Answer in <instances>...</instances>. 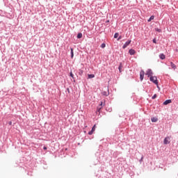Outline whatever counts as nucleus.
<instances>
[{
	"mask_svg": "<svg viewBox=\"0 0 178 178\" xmlns=\"http://www.w3.org/2000/svg\"><path fill=\"white\" fill-rule=\"evenodd\" d=\"M150 81H152V83H154V84L158 85V79H157L156 76H151Z\"/></svg>",
	"mask_w": 178,
	"mask_h": 178,
	"instance_id": "1",
	"label": "nucleus"
},
{
	"mask_svg": "<svg viewBox=\"0 0 178 178\" xmlns=\"http://www.w3.org/2000/svg\"><path fill=\"white\" fill-rule=\"evenodd\" d=\"M105 106V104H104V102H100V104H99V106L97 108V112H100L101 109H102L103 106Z\"/></svg>",
	"mask_w": 178,
	"mask_h": 178,
	"instance_id": "2",
	"label": "nucleus"
},
{
	"mask_svg": "<svg viewBox=\"0 0 178 178\" xmlns=\"http://www.w3.org/2000/svg\"><path fill=\"white\" fill-rule=\"evenodd\" d=\"M130 44H131V40H128L122 46V49H126V48H127V47H129V45H130Z\"/></svg>",
	"mask_w": 178,
	"mask_h": 178,
	"instance_id": "3",
	"label": "nucleus"
},
{
	"mask_svg": "<svg viewBox=\"0 0 178 178\" xmlns=\"http://www.w3.org/2000/svg\"><path fill=\"white\" fill-rule=\"evenodd\" d=\"M145 74V72H144V70H141L140 72V81H143V80H144V74Z\"/></svg>",
	"mask_w": 178,
	"mask_h": 178,
	"instance_id": "4",
	"label": "nucleus"
},
{
	"mask_svg": "<svg viewBox=\"0 0 178 178\" xmlns=\"http://www.w3.org/2000/svg\"><path fill=\"white\" fill-rule=\"evenodd\" d=\"M146 74L147 75V77H149V76H152V74H153L152 70L148 69L147 72H146Z\"/></svg>",
	"mask_w": 178,
	"mask_h": 178,
	"instance_id": "5",
	"label": "nucleus"
},
{
	"mask_svg": "<svg viewBox=\"0 0 178 178\" xmlns=\"http://www.w3.org/2000/svg\"><path fill=\"white\" fill-rule=\"evenodd\" d=\"M170 142L169 141V137H166L164 138L163 140V144L165 145H168V144H170Z\"/></svg>",
	"mask_w": 178,
	"mask_h": 178,
	"instance_id": "6",
	"label": "nucleus"
},
{
	"mask_svg": "<svg viewBox=\"0 0 178 178\" xmlns=\"http://www.w3.org/2000/svg\"><path fill=\"white\" fill-rule=\"evenodd\" d=\"M95 125H94L92 127V129H91V131H90L89 132H88V134H89V136H91L92 134V133H94L95 131Z\"/></svg>",
	"mask_w": 178,
	"mask_h": 178,
	"instance_id": "7",
	"label": "nucleus"
},
{
	"mask_svg": "<svg viewBox=\"0 0 178 178\" xmlns=\"http://www.w3.org/2000/svg\"><path fill=\"white\" fill-rule=\"evenodd\" d=\"M168 104H172V99H167L163 103V105H168Z\"/></svg>",
	"mask_w": 178,
	"mask_h": 178,
	"instance_id": "8",
	"label": "nucleus"
},
{
	"mask_svg": "<svg viewBox=\"0 0 178 178\" xmlns=\"http://www.w3.org/2000/svg\"><path fill=\"white\" fill-rule=\"evenodd\" d=\"M129 55H134V54H136V50H134L133 49H130L129 50Z\"/></svg>",
	"mask_w": 178,
	"mask_h": 178,
	"instance_id": "9",
	"label": "nucleus"
},
{
	"mask_svg": "<svg viewBox=\"0 0 178 178\" xmlns=\"http://www.w3.org/2000/svg\"><path fill=\"white\" fill-rule=\"evenodd\" d=\"M170 66L172 67V69H173L174 70H176V65H175V63H173V62H170Z\"/></svg>",
	"mask_w": 178,
	"mask_h": 178,
	"instance_id": "10",
	"label": "nucleus"
},
{
	"mask_svg": "<svg viewBox=\"0 0 178 178\" xmlns=\"http://www.w3.org/2000/svg\"><path fill=\"white\" fill-rule=\"evenodd\" d=\"M159 58H160V59L163 60V59H165L166 56H165V54H161L159 55Z\"/></svg>",
	"mask_w": 178,
	"mask_h": 178,
	"instance_id": "11",
	"label": "nucleus"
},
{
	"mask_svg": "<svg viewBox=\"0 0 178 178\" xmlns=\"http://www.w3.org/2000/svg\"><path fill=\"white\" fill-rule=\"evenodd\" d=\"M102 94V95H104V97H108V95H109V92L104 91Z\"/></svg>",
	"mask_w": 178,
	"mask_h": 178,
	"instance_id": "12",
	"label": "nucleus"
},
{
	"mask_svg": "<svg viewBox=\"0 0 178 178\" xmlns=\"http://www.w3.org/2000/svg\"><path fill=\"white\" fill-rule=\"evenodd\" d=\"M158 120V118L153 117L151 118V121L152 122V123H156V122Z\"/></svg>",
	"mask_w": 178,
	"mask_h": 178,
	"instance_id": "13",
	"label": "nucleus"
},
{
	"mask_svg": "<svg viewBox=\"0 0 178 178\" xmlns=\"http://www.w3.org/2000/svg\"><path fill=\"white\" fill-rule=\"evenodd\" d=\"M88 79H94V77H95V75L94 74H88Z\"/></svg>",
	"mask_w": 178,
	"mask_h": 178,
	"instance_id": "14",
	"label": "nucleus"
},
{
	"mask_svg": "<svg viewBox=\"0 0 178 178\" xmlns=\"http://www.w3.org/2000/svg\"><path fill=\"white\" fill-rule=\"evenodd\" d=\"M83 38V33H79L77 34V38L80 39V38Z\"/></svg>",
	"mask_w": 178,
	"mask_h": 178,
	"instance_id": "15",
	"label": "nucleus"
},
{
	"mask_svg": "<svg viewBox=\"0 0 178 178\" xmlns=\"http://www.w3.org/2000/svg\"><path fill=\"white\" fill-rule=\"evenodd\" d=\"M155 19V16L152 15L149 19L147 20L148 22H151V20H154Z\"/></svg>",
	"mask_w": 178,
	"mask_h": 178,
	"instance_id": "16",
	"label": "nucleus"
},
{
	"mask_svg": "<svg viewBox=\"0 0 178 178\" xmlns=\"http://www.w3.org/2000/svg\"><path fill=\"white\" fill-rule=\"evenodd\" d=\"M71 50V58L73 59V56H74V54L73 53V48H70Z\"/></svg>",
	"mask_w": 178,
	"mask_h": 178,
	"instance_id": "17",
	"label": "nucleus"
},
{
	"mask_svg": "<svg viewBox=\"0 0 178 178\" xmlns=\"http://www.w3.org/2000/svg\"><path fill=\"white\" fill-rule=\"evenodd\" d=\"M155 31H157V33H162V29L159 28H155Z\"/></svg>",
	"mask_w": 178,
	"mask_h": 178,
	"instance_id": "18",
	"label": "nucleus"
},
{
	"mask_svg": "<svg viewBox=\"0 0 178 178\" xmlns=\"http://www.w3.org/2000/svg\"><path fill=\"white\" fill-rule=\"evenodd\" d=\"M118 70H119V72L120 73H122V63L120 64L119 67H118Z\"/></svg>",
	"mask_w": 178,
	"mask_h": 178,
	"instance_id": "19",
	"label": "nucleus"
},
{
	"mask_svg": "<svg viewBox=\"0 0 178 178\" xmlns=\"http://www.w3.org/2000/svg\"><path fill=\"white\" fill-rule=\"evenodd\" d=\"M118 37H119V33H115L114 34V38H118Z\"/></svg>",
	"mask_w": 178,
	"mask_h": 178,
	"instance_id": "20",
	"label": "nucleus"
},
{
	"mask_svg": "<svg viewBox=\"0 0 178 178\" xmlns=\"http://www.w3.org/2000/svg\"><path fill=\"white\" fill-rule=\"evenodd\" d=\"M70 77H72V79H74V75L73 74V73H72V72L70 73Z\"/></svg>",
	"mask_w": 178,
	"mask_h": 178,
	"instance_id": "21",
	"label": "nucleus"
},
{
	"mask_svg": "<svg viewBox=\"0 0 178 178\" xmlns=\"http://www.w3.org/2000/svg\"><path fill=\"white\" fill-rule=\"evenodd\" d=\"M106 47V44L105 43H102L101 45V48H105Z\"/></svg>",
	"mask_w": 178,
	"mask_h": 178,
	"instance_id": "22",
	"label": "nucleus"
},
{
	"mask_svg": "<svg viewBox=\"0 0 178 178\" xmlns=\"http://www.w3.org/2000/svg\"><path fill=\"white\" fill-rule=\"evenodd\" d=\"M155 98H156V94H154V95L152 97V99H155Z\"/></svg>",
	"mask_w": 178,
	"mask_h": 178,
	"instance_id": "23",
	"label": "nucleus"
},
{
	"mask_svg": "<svg viewBox=\"0 0 178 178\" xmlns=\"http://www.w3.org/2000/svg\"><path fill=\"white\" fill-rule=\"evenodd\" d=\"M153 42H154V44H156V38L153 39Z\"/></svg>",
	"mask_w": 178,
	"mask_h": 178,
	"instance_id": "24",
	"label": "nucleus"
},
{
	"mask_svg": "<svg viewBox=\"0 0 178 178\" xmlns=\"http://www.w3.org/2000/svg\"><path fill=\"white\" fill-rule=\"evenodd\" d=\"M117 40L118 41H119L120 40H122V36H119Z\"/></svg>",
	"mask_w": 178,
	"mask_h": 178,
	"instance_id": "25",
	"label": "nucleus"
},
{
	"mask_svg": "<svg viewBox=\"0 0 178 178\" xmlns=\"http://www.w3.org/2000/svg\"><path fill=\"white\" fill-rule=\"evenodd\" d=\"M8 124H9L10 126H12V121L8 122Z\"/></svg>",
	"mask_w": 178,
	"mask_h": 178,
	"instance_id": "26",
	"label": "nucleus"
},
{
	"mask_svg": "<svg viewBox=\"0 0 178 178\" xmlns=\"http://www.w3.org/2000/svg\"><path fill=\"white\" fill-rule=\"evenodd\" d=\"M108 112H112V108H108Z\"/></svg>",
	"mask_w": 178,
	"mask_h": 178,
	"instance_id": "27",
	"label": "nucleus"
},
{
	"mask_svg": "<svg viewBox=\"0 0 178 178\" xmlns=\"http://www.w3.org/2000/svg\"><path fill=\"white\" fill-rule=\"evenodd\" d=\"M83 70H81V72H79V74H82Z\"/></svg>",
	"mask_w": 178,
	"mask_h": 178,
	"instance_id": "28",
	"label": "nucleus"
},
{
	"mask_svg": "<svg viewBox=\"0 0 178 178\" xmlns=\"http://www.w3.org/2000/svg\"><path fill=\"white\" fill-rule=\"evenodd\" d=\"M143 157H142V158L140 159V162H141V161H143Z\"/></svg>",
	"mask_w": 178,
	"mask_h": 178,
	"instance_id": "29",
	"label": "nucleus"
},
{
	"mask_svg": "<svg viewBox=\"0 0 178 178\" xmlns=\"http://www.w3.org/2000/svg\"><path fill=\"white\" fill-rule=\"evenodd\" d=\"M175 52H178V49H175Z\"/></svg>",
	"mask_w": 178,
	"mask_h": 178,
	"instance_id": "30",
	"label": "nucleus"
},
{
	"mask_svg": "<svg viewBox=\"0 0 178 178\" xmlns=\"http://www.w3.org/2000/svg\"><path fill=\"white\" fill-rule=\"evenodd\" d=\"M43 149H47V147H44Z\"/></svg>",
	"mask_w": 178,
	"mask_h": 178,
	"instance_id": "31",
	"label": "nucleus"
},
{
	"mask_svg": "<svg viewBox=\"0 0 178 178\" xmlns=\"http://www.w3.org/2000/svg\"><path fill=\"white\" fill-rule=\"evenodd\" d=\"M67 91H68V92H69V91H70L69 88H67Z\"/></svg>",
	"mask_w": 178,
	"mask_h": 178,
	"instance_id": "32",
	"label": "nucleus"
}]
</instances>
